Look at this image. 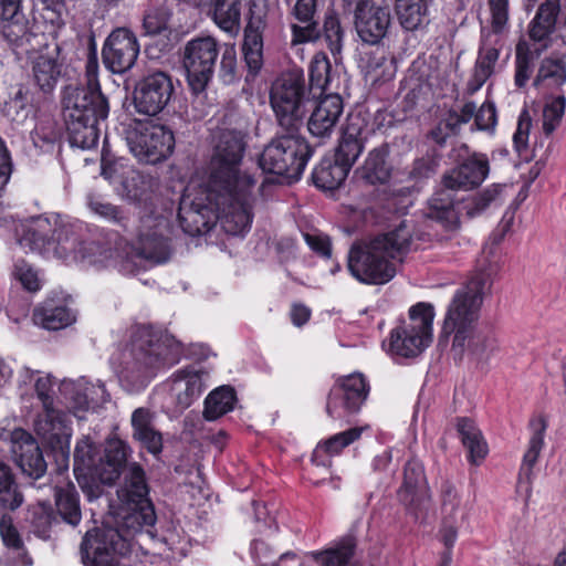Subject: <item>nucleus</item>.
I'll return each instance as SVG.
<instances>
[{
    "label": "nucleus",
    "instance_id": "obj_53",
    "mask_svg": "<svg viewBox=\"0 0 566 566\" xmlns=\"http://www.w3.org/2000/svg\"><path fill=\"white\" fill-rule=\"evenodd\" d=\"M87 203L93 213L99 216L108 222L126 229L128 218L119 207L94 196L88 197Z\"/></svg>",
    "mask_w": 566,
    "mask_h": 566
},
{
    "label": "nucleus",
    "instance_id": "obj_46",
    "mask_svg": "<svg viewBox=\"0 0 566 566\" xmlns=\"http://www.w3.org/2000/svg\"><path fill=\"white\" fill-rule=\"evenodd\" d=\"M235 392L231 387L222 386L211 391L205 400L203 416L216 420L233 409Z\"/></svg>",
    "mask_w": 566,
    "mask_h": 566
},
{
    "label": "nucleus",
    "instance_id": "obj_25",
    "mask_svg": "<svg viewBox=\"0 0 566 566\" xmlns=\"http://www.w3.org/2000/svg\"><path fill=\"white\" fill-rule=\"evenodd\" d=\"M207 377L208 373L196 366L181 368L172 375L170 391L179 411L190 407L201 396Z\"/></svg>",
    "mask_w": 566,
    "mask_h": 566
},
{
    "label": "nucleus",
    "instance_id": "obj_4",
    "mask_svg": "<svg viewBox=\"0 0 566 566\" xmlns=\"http://www.w3.org/2000/svg\"><path fill=\"white\" fill-rule=\"evenodd\" d=\"M483 300V285H464L457 290L447 306L439 343L450 345L455 361L468 359L485 365L499 352L495 334L479 326Z\"/></svg>",
    "mask_w": 566,
    "mask_h": 566
},
{
    "label": "nucleus",
    "instance_id": "obj_64",
    "mask_svg": "<svg viewBox=\"0 0 566 566\" xmlns=\"http://www.w3.org/2000/svg\"><path fill=\"white\" fill-rule=\"evenodd\" d=\"M60 390L73 403L74 408L80 409V400L82 397L84 398V390L80 389V379L63 380Z\"/></svg>",
    "mask_w": 566,
    "mask_h": 566
},
{
    "label": "nucleus",
    "instance_id": "obj_1",
    "mask_svg": "<svg viewBox=\"0 0 566 566\" xmlns=\"http://www.w3.org/2000/svg\"><path fill=\"white\" fill-rule=\"evenodd\" d=\"M245 136L242 125L220 132L209 181L200 190L202 197L189 189L181 197L178 220L186 233L205 234L217 222L229 235H244L250 230L256 180L241 169Z\"/></svg>",
    "mask_w": 566,
    "mask_h": 566
},
{
    "label": "nucleus",
    "instance_id": "obj_32",
    "mask_svg": "<svg viewBox=\"0 0 566 566\" xmlns=\"http://www.w3.org/2000/svg\"><path fill=\"white\" fill-rule=\"evenodd\" d=\"M0 537L7 549V558L12 566H32L33 560L23 538L13 523V518L7 513L0 516Z\"/></svg>",
    "mask_w": 566,
    "mask_h": 566
},
{
    "label": "nucleus",
    "instance_id": "obj_23",
    "mask_svg": "<svg viewBox=\"0 0 566 566\" xmlns=\"http://www.w3.org/2000/svg\"><path fill=\"white\" fill-rule=\"evenodd\" d=\"M260 0H250V20L244 30L242 52L249 73L255 75L263 65V40L259 31L265 23L268 9Z\"/></svg>",
    "mask_w": 566,
    "mask_h": 566
},
{
    "label": "nucleus",
    "instance_id": "obj_11",
    "mask_svg": "<svg viewBox=\"0 0 566 566\" xmlns=\"http://www.w3.org/2000/svg\"><path fill=\"white\" fill-rule=\"evenodd\" d=\"M310 94L302 71L283 73L273 82L270 104L283 130L298 132L311 103Z\"/></svg>",
    "mask_w": 566,
    "mask_h": 566
},
{
    "label": "nucleus",
    "instance_id": "obj_37",
    "mask_svg": "<svg viewBox=\"0 0 566 566\" xmlns=\"http://www.w3.org/2000/svg\"><path fill=\"white\" fill-rule=\"evenodd\" d=\"M54 501L60 518L75 527L82 520L80 494L71 482L54 488Z\"/></svg>",
    "mask_w": 566,
    "mask_h": 566
},
{
    "label": "nucleus",
    "instance_id": "obj_51",
    "mask_svg": "<svg viewBox=\"0 0 566 566\" xmlns=\"http://www.w3.org/2000/svg\"><path fill=\"white\" fill-rule=\"evenodd\" d=\"M566 108V97L559 94L547 98L543 107V132L546 136L552 135L560 125Z\"/></svg>",
    "mask_w": 566,
    "mask_h": 566
},
{
    "label": "nucleus",
    "instance_id": "obj_8",
    "mask_svg": "<svg viewBox=\"0 0 566 566\" xmlns=\"http://www.w3.org/2000/svg\"><path fill=\"white\" fill-rule=\"evenodd\" d=\"M128 457V446L119 440L107 441L102 451L88 437L77 441L74 450V474L90 501L102 494V484H113Z\"/></svg>",
    "mask_w": 566,
    "mask_h": 566
},
{
    "label": "nucleus",
    "instance_id": "obj_27",
    "mask_svg": "<svg viewBox=\"0 0 566 566\" xmlns=\"http://www.w3.org/2000/svg\"><path fill=\"white\" fill-rule=\"evenodd\" d=\"M0 19L8 22L3 27V35L15 46L29 53L33 49L32 40L42 44L38 35L29 32L27 21L20 12V0H0ZM43 38L41 34L40 39Z\"/></svg>",
    "mask_w": 566,
    "mask_h": 566
},
{
    "label": "nucleus",
    "instance_id": "obj_33",
    "mask_svg": "<svg viewBox=\"0 0 566 566\" xmlns=\"http://www.w3.org/2000/svg\"><path fill=\"white\" fill-rule=\"evenodd\" d=\"M389 145L381 144L373 148L357 170L359 177L370 185H385L389 181L392 166L388 160Z\"/></svg>",
    "mask_w": 566,
    "mask_h": 566
},
{
    "label": "nucleus",
    "instance_id": "obj_19",
    "mask_svg": "<svg viewBox=\"0 0 566 566\" xmlns=\"http://www.w3.org/2000/svg\"><path fill=\"white\" fill-rule=\"evenodd\" d=\"M174 93L170 75L157 71L143 77L134 91V106L137 113L155 116L169 103Z\"/></svg>",
    "mask_w": 566,
    "mask_h": 566
},
{
    "label": "nucleus",
    "instance_id": "obj_60",
    "mask_svg": "<svg viewBox=\"0 0 566 566\" xmlns=\"http://www.w3.org/2000/svg\"><path fill=\"white\" fill-rule=\"evenodd\" d=\"M474 122L479 129H493L496 125V109L492 102H484L479 111H475Z\"/></svg>",
    "mask_w": 566,
    "mask_h": 566
},
{
    "label": "nucleus",
    "instance_id": "obj_9",
    "mask_svg": "<svg viewBox=\"0 0 566 566\" xmlns=\"http://www.w3.org/2000/svg\"><path fill=\"white\" fill-rule=\"evenodd\" d=\"M490 174L485 154L473 153L442 176V187L429 200L428 217L449 229L457 222L452 191H468L479 187Z\"/></svg>",
    "mask_w": 566,
    "mask_h": 566
},
{
    "label": "nucleus",
    "instance_id": "obj_45",
    "mask_svg": "<svg viewBox=\"0 0 566 566\" xmlns=\"http://www.w3.org/2000/svg\"><path fill=\"white\" fill-rule=\"evenodd\" d=\"M242 0H216L212 19L216 24L228 33H237L240 29Z\"/></svg>",
    "mask_w": 566,
    "mask_h": 566
},
{
    "label": "nucleus",
    "instance_id": "obj_21",
    "mask_svg": "<svg viewBox=\"0 0 566 566\" xmlns=\"http://www.w3.org/2000/svg\"><path fill=\"white\" fill-rule=\"evenodd\" d=\"M391 25L390 9L367 0H360L355 9V28L360 40L367 44H378Z\"/></svg>",
    "mask_w": 566,
    "mask_h": 566
},
{
    "label": "nucleus",
    "instance_id": "obj_36",
    "mask_svg": "<svg viewBox=\"0 0 566 566\" xmlns=\"http://www.w3.org/2000/svg\"><path fill=\"white\" fill-rule=\"evenodd\" d=\"M566 84V63L558 57H545L541 61L533 86L539 92L558 91Z\"/></svg>",
    "mask_w": 566,
    "mask_h": 566
},
{
    "label": "nucleus",
    "instance_id": "obj_2",
    "mask_svg": "<svg viewBox=\"0 0 566 566\" xmlns=\"http://www.w3.org/2000/svg\"><path fill=\"white\" fill-rule=\"evenodd\" d=\"M169 222L163 216H146L140 218L136 241L125 255H99L96 258L85 252H94L95 244L81 245L76 249L77 238L71 229L62 223L59 216L41 214L32 217L17 229L18 243L30 251L48 256L78 262L82 269L94 266L112 268L123 274L139 272L145 261L161 264L170 260L172 249L167 237Z\"/></svg>",
    "mask_w": 566,
    "mask_h": 566
},
{
    "label": "nucleus",
    "instance_id": "obj_28",
    "mask_svg": "<svg viewBox=\"0 0 566 566\" xmlns=\"http://www.w3.org/2000/svg\"><path fill=\"white\" fill-rule=\"evenodd\" d=\"M560 12V0H545L538 7L527 27L531 44L546 51L552 46V35L555 32L557 18Z\"/></svg>",
    "mask_w": 566,
    "mask_h": 566
},
{
    "label": "nucleus",
    "instance_id": "obj_14",
    "mask_svg": "<svg viewBox=\"0 0 566 566\" xmlns=\"http://www.w3.org/2000/svg\"><path fill=\"white\" fill-rule=\"evenodd\" d=\"M54 380L51 375H39L34 390L43 407V413L35 421L36 433L52 448L61 450L69 458L70 429L67 415L54 407Z\"/></svg>",
    "mask_w": 566,
    "mask_h": 566
},
{
    "label": "nucleus",
    "instance_id": "obj_48",
    "mask_svg": "<svg viewBox=\"0 0 566 566\" xmlns=\"http://www.w3.org/2000/svg\"><path fill=\"white\" fill-rule=\"evenodd\" d=\"M331 69L327 55L323 52L316 53L310 64L311 87L308 90L319 88L322 92L329 91L334 80Z\"/></svg>",
    "mask_w": 566,
    "mask_h": 566
},
{
    "label": "nucleus",
    "instance_id": "obj_47",
    "mask_svg": "<svg viewBox=\"0 0 566 566\" xmlns=\"http://www.w3.org/2000/svg\"><path fill=\"white\" fill-rule=\"evenodd\" d=\"M504 186L494 184L473 196L464 206L469 218H475L485 212L492 205H501Z\"/></svg>",
    "mask_w": 566,
    "mask_h": 566
},
{
    "label": "nucleus",
    "instance_id": "obj_59",
    "mask_svg": "<svg viewBox=\"0 0 566 566\" xmlns=\"http://www.w3.org/2000/svg\"><path fill=\"white\" fill-rule=\"evenodd\" d=\"M303 237L310 249L316 254L327 259L332 256V242L328 235L322 232H307Z\"/></svg>",
    "mask_w": 566,
    "mask_h": 566
},
{
    "label": "nucleus",
    "instance_id": "obj_29",
    "mask_svg": "<svg viewBox=\"0 0 566 566\" xmlns=\"http://www.w3.org/2000/svg\"><path fill=\"white\" fill-rule=\"evenodd\" d=\"M342 113V97L337 93L326 94L317 102L308 118V132L317 138L331 137Z\"/></svg>",
    "mask_w": 566,
    "mask_h": 566
},
{
    "label": "nucleus",
    "instance_id": "obj_42",
    "mask_svg": "<svg viewBox=\"0 0 566 566\" xmlns=\"http://www.w3.org/2000/svg\"><path fill=\"white\" fill-rule=\"evenodd\" d=\"M396 71L395 56L379 49L369 54L365 65L366 77L373 84L392 80L396 75Z\"/></svg>",
    "mask_w": 566,
    "mask_h": 566
},
{
    "label": "nucleus",
    "instance_id": "obj_39",
    "mask_svg": "<svg viewBox=\"0 0 566 566\" xmlns=\"http://www.w3.org/2000/svg\"><path fill=\"white\" fill-rule=\"evenodd\" d=\"M396 13L406 31H417L429 23L428 0H395Z\"/></svg>",
    "mask_w": 566,
    "mask_h": 566
},
{
    "label": "nucleus",
    "instance_id": "obj_15",
    "mask_svg": "<svg viewBox=\"0 0 566 566\" xmlns=\"http://www.w3.org/2000/svg\"><path fill=\"white\" fill-rule=\"evenodd\" d=\"M221 50L219 41L211 35L196 36L186 43L182 63L193 93L199 94L206 90L213 76Z\"/></svg>",
    "mask_w": 566,
    "mask_h": 566
},
{
    "label": "nucleus",
    "instance_id": "obj_34",
    "mask_svg": "<svg viewBox=\"0 0 566 566\" xmlns=\"http://www.w3.org/2000/svg\"><path fill=\"white\" fill-rule=\"evenodd\" d=\"M130 421L134 439L148 452L159 454L163 450V436L154 427V413L147 408H137Z\"/></svg>",
    "mask_w": 566,
    "mask_h": 566
},
{
    "label": "nucleus",
    "instance_id": "obj_54",
    "mask_svg": "<svg viewBox=\"0 0 566 566\" xmlns=\"http://www.w3.org/2000/svg\"><path fill=\"white\" fill-rule=\"evenodd\" d=\"M80 389L84 390V398L80 400V410L88 409L91 406L104 403L109 399L103 382H90L86 378H80Z\"/></svg>",
    "mask_w": 566,
    "mask_h": 566
},
{
    "label": "nucleus",
    "instance_id": "obj_41",
    "mask_svg": "<svg viewBox=\"0 0 566 566\" xmlns=\"http://www.w3.org/2000/svg\"><path fill=\"white\" fill-rule=\"evenodd\" d=\"M457 430L463 446L469 451V460L473 464H479L488 454V446L481 431L475 423L468 418H459Z\"/></svg>",
    "mask_w": 566,
    "mask_h": 566
},
{
    "label": "nucleus",
    "instance_id": "obj_16",
    "mask_svg": "<svg viewBox=\"0 0 566 566\" xmlns=\"http://www.w3.org/2000/svg\"><path fill=\"white\" fill-rule=\"evenodd\" d=\"M126 142L130 153L145 164H158L167 159L175 148L174 133L163 125L145 124L129 130Z\"/></svg>",
    "mask_w": 566,
    "mask_h": 566
},
{
    "label": "nucleus",
    "instance_id": "obj_24",
    "mask_svg": "<svg viewBox=\"0 0 566 566\" xmlns=\"http://www.w3.org/2000/svg\"><path fill=\"white\" fill-rule=\"evenodd\" d=\"M71 300L63 290L55 287L42 305L33 313L35 324L45 329L57 331L71 325L75 321V314L67 307Z\"/></svg>",
    "mask_w": 566,
    "mask_h": 566
},
{
    "label": "nucleus",
    "instance_id": "obj_55",
    "mask_svg": "<svg viewBox=\"0 0 566 566\" xmlns=\"http://www.w3.org/2000/svg\"><path fill=\"white\" fill-rule=\"evenodd\" d=\"M11 279L18 283H42L46 280L44 272L24 259L13 262Z\"/></svg>",
    "mask_w": 566,
    "mask_h": 566
},
{
    "label": "nucleus",
    "instance_id": "obj_38",
    "mask_svg": "<svg viewBox=\"0 0 566 566\" xmlns=\"http://www.w3.org/2000/svg\"><path fill=\"white\" fill-rule=\"evenodd\" d=\"M544 51L522 39L515 46L514 85L524 88L534 73V62Z\"/></svg>",
    "mask_w": 566,
    "mask_h": 566
},
{
    "label": "nucleus",
    "instance_id": "obj_58",
    "mask_svg": "<svg viewBox=\"0 0 566 566\" xmlns=\"http://www.w3.org/2000/svg\"><path fill=\"white\" fill-rule=\"evenodd\" d=\"M531 128L532 117L528 109L524 107L518 115L516 130L513 135V145L518 155L527 149Z\"/></svg>",
    "mask_w": 566,
    "mask_h": 566
},
{
    "label": "nucleus",
    "instance_id": "obj_20",
    "mask_svg": "<svg viewBox=\"0 0 566 566\" xmlns=\"http://www.w3.org/2000/svg\"><path fill=\"white\" fill-rule=\"evenodd\" d=\"M139 43L127 28H117L106 38L102 49L104 66L114 74H124L136 63Z\"/></svg>",
    "mask_w": 566,
    "mask_h": 566
},
{
    "label": "nucleus",
    "instance_id": "obj_50",
    "mask_svg": "<svg viewBox=\"0 0 566 566\" xmlns=\"http://www.w3.org/2000/svg\"><path fill=\"white\" fill-rule=\"evenodd\" d=\"M354 543L345 541L337 547L324 552H313L311 556L319 562L321 566H353Z\"/></svg>",
    "mask_w": 566,
    "mask_h": 566
},
{
    "label": "nucleus",
    "instance_id": "obj_56",
    "mask_svg": "<svg viewBox=\"0 0 566 566\" xmlns=\"http://www.w3.org/2000/svg\"><path fill=\"white\" fill-rule=\"evenodd\" d=\"M219 77L223 84H232L237 81V52L234 45L223 44L221 50Z\"/></svg>",
    "mask_w": 566,
    "mask_h": 566
},
{
    "label": "nucleus",
    "instance_id": "obj_61",
    "mask_svg": "<svg viewBox=\"0 0 566 566\" xmlns=\"http://www.w3.org/2000/svg\"><path fill=\"white\" fill-rule=\"evenodd\" d=\"M476 105L473 102H468L459 111L451 109L446 118L452 124L455 132H459L462 125L469 123L474 117Z\"/></svg>",
    "mask_w": 566,
    "mask_h": 566
},
{
    "label": "nucleus",
    "instance_id": "obj_12",
    "mask_svg": "<svg viewBox=\"0 0 566 566\" xmlns=\"http://www.w3.org/2000/svg\"><path fill=\"white\" fill-rule=\"evenodd\" d=\"M312 156L307 142L297 132L285 130L274 137L259 157L260 168L268 174L298 180Z\"/></svg>",
    "mask_w": 566,
    "mask_h": 566
},
{
    "label": "nucleus",
    "instance_id": "obj_40",
    "mask_svg": "<svg viewBox=\"0 0 566 566\" xmlns=\"http://www.w3.org/2000/svg\"><path fill=\"white\" fill-rule=\"evenodd\" d=\"M364 430V427L350 428L319 442L313 451L312 461L317 465H326L327 460L324 459V455L334 457L339 454L344 448L357 441Z\"/></svg>",
    "mask_w": 566,
    "mask_h": 566
},
{
    "label": "nucleus",
    "instance_id": "obj_13",
    "mask_svg": "<svg viewBox=\"0 0 566 566\" xmlns=\"http://www.w3.org/2000/svg\"><path fill=\"white\" fill-rule=\"evenodd\" d=\"M434 315V307L429 303L411 306L409 321L390 332L388 353L403 358L419 356L432 342Z\"/></svg>",
    "mask_w": 566,
    "mask_h": 566
},
{
    "label": "nucleus",
    "instance_id": "obj_57",
    "mask_svg": "<svg viewBox=\"0 0 566 566\" xmlns=\"http://www.w3.org/2000/svg\"><path fill=\"white\" fill-rule=\"evenodd\" d=\"M343 36L344 33L338 18L334 14L326 15L324 21V39L334 55L342 51Z\"/></svg>",
    "mask_w": 566,
    "mask_h": 566
},
{
    "label": "nucleus",
    "instance_id": "obj_35",
    "mask_svg": "<svg viewBox=\"0 0 566 566\" xmlns=\"http://www.w3.org/2000/svg\"><path fill=\"white\" fill-rule=\"evenodd\" d=\"M317 0H297L293 7L292 14L305 25L292 24V44H300L315 41L319 38V29L314 20Z\"/></svg>",
    "mask_w": 566,
    "mask_h": 566
},
{
    "label": "nucleus",
    "instance_id": "obj_6",
    "mask_svg": "<svg viewBox=\"0 0 566 566\" xmlns=\"http://www.w3.org/2000/svg\"><path fill=\"white\" fill-rule=\"evenodd\" d=\"M412 247V229L403 221L369 242L354 244L348 253V269L361 283H388Z\"/></svg>",
    "mask_w": 566,
    "mask_h": 566
},
{
    "label": "nucleus",
    "instance_id": "obj_18",
    "mask_svg": "<svg viewBox=\"0 0 566 566\" xmlns=\"http://www.w3.org/2000/svg\"><path fill=\"white\" fill-rule=\"evenodd\" d=\"M441 528L440 537L447 548L443 566H448L451 559L458 531L468 516V504L463 501L458 489L449 481L442 483L440 489Z\"/></svg>",
    "mask_w": 566,
    "mask_h": 566
},
{
    "label": "nucleus",
    "instance_id": "obj_43",
    "mask_svg": "<svg viewBox=\"0 0 566 566\" xmlns=\"http://www.w3.org/2000/svg\"><path fill=\"white\" fill-rule=\"evenodd\" d=\"M24 501L11 468L0 461V511H15Z\"/></svg>",
    "mask_w": 566,
    "mask_h": 566
},
{
    "label": "nucleus",
    "instance_id": "obj_44",
    "mask_svg": "<svg viewBox=\"0 0 566 566\" xmlns=\"http://www.w3.org/2000/svg\"><path fill=\"white\" fill-rule=\"evenodd\" d=\"M347 167H343L337 159L323 160L313 171V181L317 188L323 190L337 189L347 178L349 174Z\"/></svg>",
    "mask_w": 566,
    "mask_h": 566
},
{
    "label": "nucleus",
    "instance_id": "obj_49",
    "mask_svg": "<svg viewBox=\"0 0 566 566\" xmlns=\"http://www.w3.org/2000/svg\"><path fill=\"white\" fill-rule=\"evenodd\" d=\"M533 434L528 442V448L523 457L521 467V474H524L527 479L532 473V468L537 462L538 455L544 444V432L546 423L543 419H538L532 422Z\"/></svg>",
    "mask_w": 566,
    "mask_h": 566
},
{
    "label": "nucleus",
    "instance_id": "obj_3",
    "mask_svg": "<svg viewBox=\"0 0 566 566\" xmlns=\"http://www.w3.org/2000/svg\"><path fill=\"white\" fill-rule=\"evenodd\" d=\"M119 505L101 528L86 532L81 544L84 566H119L137 534L156 536L157 515L148 499L145 472L136 463L127 467L124 483L117 490Z\"/></svg>",
    "mask_w": 566,
    "mask_h": 566
},
{
    "label": "nucleus",
    "instance_id": "obj_10",
    "mask_svg": "<svg viewBox=\"0 0 566 566\" xmlns=\"http://www.w3.org/2000/svg\"><path fill=\"white\" fill-rule=\"evenodd\" d=\"M490 18L481 25L478 55L467 91L478 92L495 72L510 33V0H486Z\"/></svg>",
    "mask_w": 566,
    "mask_h": 566
},
{
    "label": "nucleus",
    "instance_id": "obj_26",
    "mask_svg": "<svg viewBox=\"0 0 566 566\" xmlns=\"http://www.w3.org/2000/svg\"><path fill=\"white\" fill-rule=\"evenodd\" d=\"M366 128L365 119L360 115H348L335 153V159L349 170L365 148L367 139Z\"/></svg>",
    "mask_w": 566,
    "mask_h": 566
},
{
    "label": "nucleus",
    "instance_id": "obj_63",
    "mask_svg": "<svg viewBox=\"0 0 566 566\" xmlns=\"http://www.w3.org/2000/svg\"><path fill=\"white\" fill-rule=\"evenodd\" d=\"M458 133L459 132H455V129L452 127V124H450V122H448L444 117L430 132L429 136L439 147H443L447 144V140Z\"/></svg>",
    "mask_w": 566,
    "mask_h": 566
},
{
    "label": "nucleus",
    "instance_id": "obj_62",
    "mask_svg": "<svg viewBox=\"0 0 566 566\" xmlns=\"http://www.w3.org/2000/svg\"><path fill=\"white\" fill-rule=\"evenodd\" d=\"M499 265L490 263L486 259L479 261L478 269L474 276L469 283H492L495 280H500L497 276Z\"/></svg>",
    "mask_w": 566,
    "mask_h": 566
},
{
    "label": "nucleus",
    "instance_id": "obj_7",
    "mask_svg": "<svg viewBox=\"0 0 566 566\" xmlns=\"http://www.w3.org/2000/svg\"><path fill=\"white\" fill-rule=\"evenodd\" d=\"M182 354L184 345L172 335L139 326L122 354L119 379L128 390H139L147 385L154 368L175 365Z\"/></svg>",
    "mask_w": 566,
    "mask_h": 566
},
{
    "label": "nucleus",
    "instance_id": "obj_31",
    "mask_svg": "<svg viewBox=\"0 0 566 566\" xmlns=\"http://www.w3.org/2000/svg\"><path fill=\"white\" fill-rule=\"evenodd\" d=\"M398 496L410 509L420 507L429 499L423 468L417 460H410L406 463L403 481L398 491Z\"/></svg>",
    "mask_w": 566,
    "mask_h": 566
},
{
    "label": "nucleus",
    "instance_id": "obj_52",
    "mask_svg": "<svg viewBox=\"0 0 566 566\" xmlns=\"http://www.w3.org/2000/svg\"><path fill=\"white\" fill-rule=\"evenodd\" d=\"M30 522L33 532L42 537H49V531L54 523L56 517L53 514L52 506L48 502H39L33 505L30 510Z\"/></svg>",
    "mask_w": 566,
    "mask_h": 566
},
{
    "label": "nucleus",
    "instance_id": "obj_22",
    "mask_svg": "<svg viewBox=\"0 0 566 566\" xmlns=\"http://www.w3.org/2000/svg\"><path fill=\"white\" fill-rule=\"evenodd\" d=\"M10 452L14 463L22 473L40 479L46 471V462L35 439L22 429H15L11 433Z\"/></svg>",
    "mask_w": 566,
    "mask_h": 566
},
{
    "label": "nucleus",
    "instance_id": "obj_17",
    "mask_svg": "<svg viewBox=\"0 0 566 566\" xmlns=\"http://www.w3.org/2000/svg\"><path fill=\"white\" fill-rule=\"evenodd\" d=\"M369 394V385L360 373L339 377L331 388L326 413L332 419H343L360 410Z\"/></svg>",
    "mask_w": 566,
    "mask_h": 566
},
{
    "label": "nucleus",
    "instance_id": "obj_30",
    "mask_svg": "<svg viewBox=\"0 0 566 566\" xmlns=\"http://www.w3.org/2000/svg\"><path fill=\"white\" fill-rule=\"evenodd\" d=\"M59 55L60 45L52 42L44 44L40 52L30 57L33 80L43 92H51L61 76L62 64Z\"/></svg>",
    "mask_w": 566,
    "mask_h": 566
},
{
    "label": "nucleus",
    "instance_id": "obj_5",
    "mask_svg": "<svg viewBox=\"0 0 566 566\" xmlns=\"http://www.w3.org/2000/svg\"><path fill=\"white\" fill-rule=\"evenodd\" d=\"M85 81L86 86L65 87L63 116L71 146L92 149L98 143V124L107 118L109 112L107 98L101 92L95 51L87 56Z\"/></svg>",
    "mask_w": 566,
    "mask_h": 566
}]
</instances>
